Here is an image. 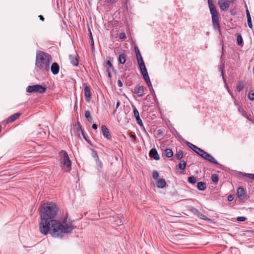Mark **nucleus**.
<instances>
[{"label":"nucleus","instance_id":"f257e3e1","mask_svg":"<svg viewBox=\"0 0 254 254\" xmlns=\"http://www.w3.org/2000/svg\"><path fill=\"white\" fill-rule=\"evenodd\" d=\"M41 210V222L39 229L41 233L47 235L49 232L55 237H61L63 234L71 232L73 226L70 221H63L62 223L52 219L57 213V208L55 203L47 202Z\"/></svg>","mask_w":254,"mask_h":254},{"label":"nucleus","instance_id":"f03ea898","mask_svg":"<svg viewBox=\"0 0 254 254\" xmlns=\"http://www.w3.org/2000/svg\"><path fill=\"white\" fill-rule=\"evenodd\" d=\"M51 61L52 57L48 54L42 51L37 53L35 64L39 69L44 71H48Z\"/></svg>","mask_w":254,"mask_h":254},{"label":"nucleus","instance_id":"7ed1b4c3","mask_svg":"<svg viewBox=\"0 0 254 254\" xmlns=\"http://www.w3.org/2000/svg\"><path fill=\"white\" fill-rule=\"evenodd\" d=\"M208 4L212 16V23L213 26L216 30L219 29L220 24L218 12L212 0H208Z\"/></svg>","mask_w":254,"mask_h":254},{"label":"nucleus","instance_id":"20e7f679","mask_svg":"<svg viewBox=\"0 0 254 254\" xmlns=\"http://www.w3.org/2000/svg\"><path fill=\"white\" fill-rule=\"evenodd\" d=\"M60 162L63 169L65 170L66 172H69L71 170V161L69 158L66 152L62 150L60 152Z\"/></svg>","mask_w":254,"mask_h":254},{"label":"nucleus","instance_id":"39448f33","mask_svg":"<svg viewBox=\"0 0 254 254\" xmlns=\"http://www.w3.org/2000/svg\"><path fill=\"white\" fill-rule=\"evenodd\" d=\"M46 87L41 85L36 84L32 86H28L26 88V91L29 93L38 92L43 93L46 91Z\"/></svg>","mask_w":254,"mask_h":254},{"label":"nucleus","instance_id":"423d86ee","mask_svg":"<svg viewBox=\"0 0 254 254\" xmlns=\"http://www.w3.org/2000/svg\"><path fill=\"white\" fill-rule=\"evenodd\" d=\"M201 157L210 163L217 165H220L218 162L210 154H208L205 151L201 156Z\"/></svg>","mask_w":254,"mask_h":254},{"label":"nucleus","instance_id":"0eeeda50","mask_svg":"<svg viewBox=\"0 0 254 254\" xmlns=\"http://www.w3.org/2000/svg\"><path fill=\"white\" fill-rule=\"evenodd\" d=\"M237 194L239 198L242 200L244 201L248 199V195L246 190L243 188H239L237 190Z\"/></svg>","mask_w":254,"mask_h":254},{"label":"nucleus","instance_id":"6e6552de","mask_svg":"<svg viewBox=\"0 0 254 254\" xmlns=\"http://www.w3.org/2000/svg\"><path fill=\"white\" fill-rule=\"evenodd\" d=\"M218 4L222 11L227 10L230 6L229 2L225 0H219Z\"/></svg>","mask_w":254,"mask_h":254},{"label":"nucleus","instance_id":"1a4fd4ad","mask_svg":"<svg viewBox=\"0 0 254 254\" xmlns=\"http://www.w3.org/2000/svg\"><path fill=\"white\" fill-rule=\"evenodd\" d=\"M146 89L143 86H137L134 88V92L138 97H142L144 95V90Z\"/></svg>","mask_w":254,"mask_h":254},{"label":"nucleus","instance_id":"9d476101","mask_svg":"<svg viewBox=\"0 0 254 254\" xmlns=\"http://www.w3.org/2000/svg\"><path fill=\"white\" fill-rule=\"evenodd\" d=\"M90 87L88 86H86L84 88V94L85 100L87 102H89L91 99V91Z\"/></svg>","mask_w":254,"mask_h":254},{"label":"nucleus","instance_id":"9b49d317","mask_svg":"<svg viewBox=\"0 0 254 254\" xmlns=\"http://www.w3.org/2000/svg\"><path fill=\"white\" fill-rule=\"evenodd\" d=\"M102 132L104 136L108 139H111V135L108 128L105 126L102 125L101 127Z\"/></svg>","mask_w":254,"mask_h":254},{"label":"nucleus","instance_id":"f8f14e48","mask_svg":"<svg viewBox=\"0 0 254 254\" xmlns=\"http://www.w3.org/2000/svg\"><path fill=\"white\" fill-rule=\"evenodd\" d=\"M105 67H106V70L108 72V76L109 77H111V71L114 69L113 66L112 64L111 63L110 61H107L105 64Z\"/></svg>","mask_w":254,"mask_h":254},{"label":"nucleus","instance_id":"ddd939ff","mask_svg":"<svg viewBox=\"0 0 254 254\" xmlns=\"http://www.w3.org/2000/svg\"><path fill=\"white\" fill-rule=\"evenodd\" d=\"M69 59L70 62V63L74 66H77L78 64V61L77 58V55L73 54L72 55H70L69 57Z\"/></svg>","mask_w":254,"mask_h":254},{"label":"nucleus","instance_id":"4468645a","mask_svg":"<svg viewBox=\"0 0 254 254\" xmlns=\"http://www.w3.org/2000/svg\"><path fill=\"white\" fill-rule=\"evenodd\" d=\"M60 67L57 63H54L51 67V70L52 73L54 75H56L59 73Z\"/></svg>","mask_w":254,"mask_h":254},{"label":"nucleus","instance_id":"2eb2a0df","mask_svg":"<svg viewBox=\"0 0 254 254\" xmlns=\"http://www.w3.org/2000/svg\"><path fill=\"white\" fill-rule=\"evenodd\" d=\"M149 155L150 157L153 158L156 160L159 159V155L156 149H151L150 151Z\"/></svg>","mask_w":254,"mask_h":254},{"label":"nucleus","instance_id":"dca6fc26","mask_svg":"<svg viewBox=\"0 0 254 254\" xmlns=\"http://www.w3.org/2000/svg\"><path fill=\"white\" fill-rule=\"evenodd\" d=\"M194 213L200 219L206 220L207 221H211V220L208 217H207L205 215L202 214L198 210L195 209Z\"/></svg>","mask_w":254,"mask_h":254},{"label":"nucleus","instance_id":"f3484780","mask_svg":"<svg viewBox=\"0 0 254 254\" xmlns=\"http://www.w3.org/2000/svg\"><path fill=\"white\" fill-rule=\"evenodd\" d=\"M166 182L164 179H160L156 181V186L158 188L163 189L165 187Z\"/></svg>","mask_w":254,"mask_h":254},{"label":"nucleus","instance_id":"a211bd4d","mask_svg":"<svg viewBox=\"0 0 254 254\" xmlns=\"http://www.w3.org/2000/svg\"><path fill=\"white\" fill-rule=\"evenodd\" d=\"M20 115H21L20 113H15V114L11 115L9 117H8L6 120V122L7 123H11V122L14 121L15 120H16L17 119H18L20 117Z\"/></svg>","mask_w":254,"mask_h":254},{"label":"nucleus","instance_id":"6ab92c4d","mask_svg":"<svg viewBox=\"0 0 254 254\" xmlns=\"http://www.w3.org/2000/svg\"><path fill=\"white\" fill-rule=\"evenodd\" d=\"M246 15H247V21H248V26L251 29H253V24H252V19H251L250 13L248 9L246 10Z\"/></svg>","mask_w":254,"mask_h":254},{"label":"nucleus","instance_id":"aec40b11","mask_svg":"<svg viewBox=\"0 0 254 254\" xmlns=\"http://www.w3.org/2000/svg\"><path fill=\"white\" fill-rule=\"evenodd\" d=\"M197 187L200 190H204L206 188V184L202 182H199L197 183Z\"/></svg>","mask_w":254,"mask_h":254},{"label":"nucleus","instance_id":"412c9836","mask_svg":"<svg viewBox=\"0 0 254 254\" xmlns=\"http://www.w3.org/2000/svg\"><path fill=\"white\" fill-rule=\"evenodd\" d=\"M245 83L244 81H239L237 85V90L240 92L245 87Z\"/></svg>","mask_w":254,"mask_h":254},{"label":"nucleus","instance_id":"4be33fe9","mask_svg":"<svg viewBox=\"0 0 254 254\" xmlns=\"http://www.w3.org/2000/svg\"><path fill=\"white\" fill-rule=\"evenodd\" d=\"M119 61L121 64H124L126 61V55L125 54L120 55Z\"/></svg>","mask_w":254,"mask_h":254},{"label":"nucleus","instance_id":"5701e85b","mask_svg":"<svg viewBox=\"0 0 254 254\" xmlns=\"http://www.w3.org/2000/svg\"><path fill=\"white\" fill-rule=\"evenodd\" d=\"M143 77L144 80L145 81V82H146V84H147V85L149 87L152 88V84H151V81L150 80V78H149L148 74L143 75Z\"/></svg>","mask_w":254,"mask_h":254},{"label":"nucleus","instance_id":"b1692460","mask_svg":"<svg viewBox=\"0 0 254 254\" xmlns=\"http://www.w3.org/2000/svg\"><path fill=\"white\" fill-rule=\"evenodd\" d=\"M186 144L187 145V146L188 147H189L190 148H191L195 152L196 151L197 149L199 148L198 147L196 146V145H195L188 141L186 142Z\"/></svg>","mask_w":254,"mask_h":254},{"label":"nucleus","instance_id":"393cba45","mask_svg":"<svg viewBox=\"0 0 254 254\" xmlns=\"http://www.w3.org/2000/svg\"><path fill=\"white\" fill-rule=\"evenodd\" d=\"M165 156L168 158H170L173 155V152L171 149L167 148L165 150Z\"/></svg>","mask_w":254,"mask_h":254},{"label":"nucleus","instance_id":"a878e982","mask_svg":"<svg viewBox=\"0 0 254 254\" xmlns=\"http://www.w3.org/2000/svg\"><path fill=\"white\" fill-rule=\"evenodd\" d=\"M137 62L138 64L139 68L145 66V64H144V62L143 61L142 58H140V59H137Z\"/></svg>","mask_w":254,"mask_h":254},{"label":"nucleus","instance_id":"bb28decb","mask_svg":"<svg viewBox=\"0 0 254 254\" xmlns=\"http://www.w3.org/2000/svg\"><path fill=\"white\" fill-rule=\"evenodd\" d=\"M85 117L87 118L90 123L92 121V118L90 115V112L89 111H86L85 112Z\"/></svg>","mask_w":254,"mask_h":254},{"label":"nucleus","instance_id":"cd10ccee","mask_svg":"<svg viewBox=\"0 0 254 254\" xmlns=\"http://www.w3.org/2000/svg\"><path fill=\"white\" fill-rule=\"evenodd\" d=\"M211 180H212V181L214 183V184H217L218 182V176L217 174H213L211 176Z\"/></svg>","mask_w":254,"mask_h":254},{"label":"nucleus","instance_id":"c85d7f7f","mask_svg":"<svg viewBox=\"0 0 254 254\" xmlns=\"http://www.w3.org/2000/svg\"><path fill=\"white\" fill-rule=\"evenodd\" d=\"M186 162L185 161H181L178 165L179 168L181 170H184L186 167Z\"/></svg>","mask_w":254,"mask_h":254},{"label":"nucleus","instance_id":"c756f323","mask_svg":"<svg viewBox=\"0 0 254 254\" xmlns=\"http://www.w3.org/2000/svg\"><path fill=\"white\" fill-rule=\"evenodd\" d=\"M139 70L142 75H145L148 74L147 70L146 68V66L142 67L141 68H139Z\"/></svg>","mask_w":254,"mask_h":254},{"label":"nucleus","instance_id":"7c9ffc66","mask_svg":"<svg viewBox=\"0 0 254 254\" xmlns=\"http://www.w3.org/2000/svg\"><path fill=\"white\" fill-rule=\"evenodd\" d=\"M243 38L241 35H238L237 36V44L239 46H241L243 45Z\"/></svg>","mask_w":254,"mask_h":254},{"label":"nucleus","instance_id":"2f4dec72","mask_svg":"<svg viewBox=\"0 0 254 254\" xmlns=\"http://www.w3.org/2000/svg\"><path fill=\"white\" fill-rule=\"evenodd\" d=\"M188 181L190 183L194 184L196 183V179L194 177L191 176L188 178Z\"/></svg>","mask_w":254,"mask_h":254},{"label":"nucleus","instance_id":"473e14b6","mask_svg":"<svg viewBox=\"0 0 254 254\" xmlns=\"http://www.w3.org/2000/svg\"><path fill=\"white\" fill-rule=\"evenodd\" d=\"M133 112L134 114V116L135 118L139 117V112L135 107H133Z\"/></svg>","mask_w":254,"mask_h":254},{"label":"nucleus","instance_id":"72a5a7b5","mask_svg":"<svg viewBox=\"0 0 254 254\" xmlns=\"http://www.w3.org/2000/svg\"><path fill=\"white\" fill-rule=\"evenodd\" d=\"M204 152V150L201 149V148H198L196 151L195 152V153L198 155H199V156L201 157V156L203 154V152Z\"/></svg>","mask_w":254,"mask_h":254},{"label":"nucleus","instance_id":"f704fd0d","mask_svg":"<svg viewBox=\"0 0 254 254\" xmlns=\"http://www.w3.org/2000/svg\"><path fill=\"white\" fill-rule=\"evenodd\" d=\"M178 159L180 160L183 158V152L181 150L179 151L176 155Z\"/></svg>","mask_w":254,"mask_h":254},{"label":"nucleus","instance_id":"c9c22d12","mask_svg":"<svg viewBox=\"0 0 254 254\" xmlns=\"http://www.w3.org/2000/svg\"><path fill=\"white\" fill-rule=\"evenodd\" d=\"M244 176L249 178V179H250L251 180H254V174H253L245 173Z\"/></svg>","mask_w":254,"mask_h":254},{"label":"nucleus","instance_id":"e433bc0d","mask_svg":"<svg viewBox=\"0 0 254 254\" xmlns=\"http://www.w3.org/2000/svg\"><path fill=\"white\" fill-rule=\"evenodd\" d=\"M248 98L252 101L254 100V92H250L248 95Z\"/></svg>","mask_w":254,"mask_h":254},{"label":"nucleus","instance_id":"4c0bfd02","mask_svg":"<svg viewBox=\"0 0 254 254\" xmlns=\"http://www.w3.org/2000/svg\"><path fill=\"white\" fill-rule=\"evenodd\" d=\"M159 177V174L157 171H154L153 173L152 177L154 180H156Z\"/></svg>","mask_w":254,"mask_h":254},{"label":"nucleus","instance_id":"58836bf2","mask_svg":"<svg viewBox=\"0 0 254 254\" xmlns=\"http://www.w3.org/2000/svg\"><path fill=\"white\" fill-rule=\"evenodd\" d=\"M135 119H136L137 124L139 125H140V126H143V123H142V122L140 117L136 118Z\"/></svg>","mask_w":254,"mask_h":254},{"label":"nucleus","instance_id":"ea45409f","mask_svg":"<svg viewBox=\"0 0 254 254\" xmlns=\"http://www.w3.org/2000/svg\"><path fill=\"white\" fill-rule=\"evenodd\" d=\"M237 221L243 222L246 220V218L245 217H238L237 218Z\"/></svg>","mask_w":254,"mask_h":254},{"label":"nucleus","instance_id":"a19ab883","mask_svg":"<svg viewBox=\"0 0 254 254\" xmlns=\"http://www.w3.org/2000/svg\"><path fill=\"white\" fill-rule=\"evenodd\" d=\"M90 40H91V45L92 46H94V42H93V37H92V33H91V31L90 30Z\"/></svg>","mask_w":254,"mask_h":254},{"label":"nucleus","instance_id":"79ce46f5","mask_svg":"<svg viewBox=\"0 0 254 254\" xmlns=\"http://www.w3.org/2000/svg\"><path fill=\"white\" fill-rule=\"evenodd\" d=\"M234 198V197L233 195H229L228 196V200L229 201H232Z\"/></svg>","mask_w":254,"mask_h":254},{"label":"nucleus","instance_id":"37998d69","mask_svg":"<svg viewBox=\"0 0 254 254\" xmlns=\"http://www.w3.org/2000/svg\"><path fill=\"white\" fill-rule=\"evenodd\" d=\"M120 38L121 39H125L126 38V35L124 33H121L120 34Z\"/></svg>","mask_w":254,"mask_h":254},{"label":"nucleus","instance_id":"c03bdc74","mask_svg":"<svg viewBox=\"0 0 254 254\" xmlns=\"http://www.w3.org/2000/svg\"><path fill=\"white\" fill-rule=\"evenodd\" d=\"M117 84L119 87H121L123 86V83L121 80H118L117 81Z\"/></svg>","mask_w":254,"mask_h":254},{"label":"nucleus","instance_id":"a18cd8bd","mask_svg":"<svg viewBox=\"0 0 254 254\" xmlns=\"http://www.w3.org/2000/svg\"><path fill=\"white\" fill-rule=\"evenodd\" d=\"M136 56L137 59H140V58H142L140 52H137V53L136 54Z\"/></svg>","mask_w":254,"mask_h":254},{"label":"nucleus","instance_id":"49530a36","mask_svg":"<svg viewBox=\"0 0 254 254\" xmlns=\"http://www.w3.org/2000/svg\"><path fill=\"white\" fill-rule=\"evenodd\" d=\"M116 222H117V225H121V224L122 223L121 220L119 218H117V220H116Z\"/></svg>","mask_w":254,"mask_h":254},{"label":"nucleus","instance_id":"de8ad7c7","mask_svg":"<svg viewBox=\"0 0 254 254\" xmlns=\"http://www.w3.org/2000/svg\"><path fill=\"white\" fill-rule=\"evenodd\" d=\"M38 17H39V18H40V19L41 20H42V21H44V17L42 15H40L38 16Z\"/></svg>","mask_w":254,"mask_h":254},{"label":"nucleus","instance_id":"09e8293b","mask_svg":"<svg viewBox=\"0 0 254 254\" xmlns=\"http://www.w3.org/2000/svg\"><path fill=\"white\" fill-rule=\"evenodd\" d=\"M92 128L94 129H96L97 128V125L96 124H93L92 125Z\"/></svg>","mask_w":254,"mask_h":254},{"label":"nucleus","instance_id":"8fccbe9b","mask_svg":"<svg viewBox=\"0 0 254 254\" xmlns=\"http://www.w3.org/2000/svg\"><path fill=\"white\" fill-rule=\"evenodd\" d=\"M135 54L137 53V52H140L139 50L138 49V47L137 46H135L134 47Z\"/></svg>","mask_w":254,"mask_h":254},{"label":"nucleus","instance_id":"3c124183","mask_svg":"<svg viewBox=\"0 0 254 254\" xmlns=\"http://www.w3.org/2000/svg\"><path fill=\"white\" fill-rule=\"evenodd\" d=\"M120 104V101H118V102H117V104H116V109L118 108V107L119 106Z\"/></svg>","mask_w":254,"mask_h":254},{"label":"nucleus","instance_id":"603ef678","mask_svg":"<svg viewBox=\"0 0 254 254\" xmlns=\"http://www.w3.org/2000/svg\"><path fill=\"white\" fill-rule=\"evenodd\" d=\"M129 136H130V137H131V138H134V139H135V138H136V136H135V135L130 134V135H129Z\"/></svg>","mask_w":254,"mask_h":254},{"label":"nucleus","instance_id":"864d4df0","mask_svg":"<svg viewBox=\"0 0 254 254\" xmlns=\"http://www.w3.org/2000/svg\"><path fill=\"white\" fill-rule=\"evenodd\" d=\"M236 0H229L228 1L229 2V3H234L235 1Z\"/></svg>","mask_w":254,"mask_h":254}]
</instances>
